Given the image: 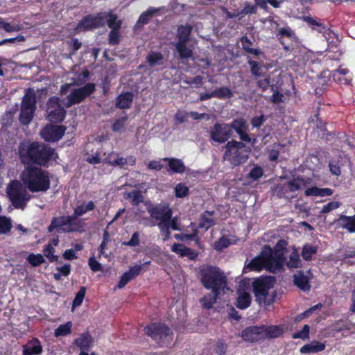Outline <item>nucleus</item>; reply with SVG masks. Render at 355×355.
Here are the masks:
<instances>
[{"label": "nucleus", "instance_id": "nucleus-59", "mask_svg": "<svg viewBox=\"0 0 355 355\" xmlns=\"http://www.w3.org/2000/svg\"><path fill=\"white\" fill-rule=\"evenodd\" d=\"M263 174V168L260 166L254 167L249 173V177L253 180L259 179Z\"/></svg>", "mask_w": 355, "mask_h": 355}, {"label": "nucleus", "instance_id": "nucleus-11", "mask_svg": "<svg viewBox=\"0 0 355 355\" xmlns=\"http://www.w3.org/2000/svg\"><path fill=\"white\" fill-rule=\"evenodd\" d=\"M60 98L51 97L47 102L46 114L48 119L51 122H61L64 120L66 111L62 107Z\"/></svg>", "mask_w": 355, "mask_h": 355}, {"label": "nucleus", "instance_id": "nucleus-51", "mask_svg": "<svg viewBox=\"0 0 355 355\" xmlns=\"http://www.w3.org/2000/svg\"><path fill=\"white\" fill-rule=\"evenodd\" d=\"M168 221L169 220H168L167 222H164V223L162 222V223H157V226H158L160 232L164 234V236L163 238V240L164 241L168 240L171 236V232L169 230L170 227H169Z\"/></svg>", "mask_w": 355, "mask_h": 355}, {"label": "nucleus", "instance_id": "nucleus-58", "mask_svg": "<svg viewBox=\"0 0 355 355\" xmlns=\"http://www.w3.org/2000/svg\"><path fill=\"white\" fill-rule=\"evenodd\" d=\"M340 203L337 202V201L330 202L327 203V205H325L322 207V210L320 211V213L321 214L329 213L331 211L334 210V209L338 208L340 207Z\"/></svg>", "mask_w": 355, "mask_h": 355}, {"label": "nucleus", "instance_id": "nucleus-15", "mask_svg": "<svg viewBox=\"0 0 355 355\" xmlns=\"http://www.w3.org/2000/svg\"><path fill=\"white\" fill-rule=\"evenodd\" d=\"M147 211L152 218L159 221L158 223H164L170 220L172 216L171 209L166 205L159 204L153 205L147 204Z\"/></svg>", "mask_w": 355, "mask_h": 355}, {"label": "nucleus", "instance_id": "nucleus-12", "mask_svg": "<svg viewBox=\"0 0 355 355\" xmlns=\"http://www.w3.org/2000/svg\"><path fill=\"white\" fill-rule=\"evenodd\" d=\"M209 138L212 143L224 144L232 137L233 132L229 123H216L209 130Z\"/></svg>", "mask_w": 355, "mask_h": 355}, {"label": "nucleus", "instance_id": "nucleus-30", "mask_svg": "<svg viewBox=\"0 0 355 355\" xmlns=\"http://www.w3.org/2000/svg\"><path fill=\"white\" fill-rule=\"evenodd\" d=\"M223 293L221 291H215L211 290V293L205 295L200 302L204 308L209 309L212 307L213 304L216 303L217 298Z\"/></svg>", "mask_w": 355, "mask_h": 355}, {"label": "nucleus", "instance_id": "nucleus-1", "mask_svg": "<svg viewBox=\"0 0 355 355\" xmlns=\"http://www.w3.org/2000/svg\"><path fill=\"white\" fill-rule=\"evenodd\" d=\"M286 241L284 240L279 241L274 250L270 247L265 245L260 254L251 260L246 268L257 271L266 268L272 272L279 271L283 267V247Z\"/></svg>", "mask_w": 355, "mask_h": 355}, {"label": "nucleus", "instance_id": "nucleus-26", "mask_svg": "<svg viewBox=\"0 0 355 355\" xmlns=\"http://www.w3.org/2000/svg\"><path fill=\"white\" fill-rule=\"evenodd\" d=\"M75 343L81 350H87L92 347L94 339L88 333H85L75 340Z\"/></svg>", "mask_w": 355, "mask_h": 355}, {"label": "nucleus", "instance_id": "nucleus-62", "mask_svg": "<svg viewBox=\"0 0 355 355\" xmlns=\"http://www.w3.org/2000/svg\"><path fill=\"white\" fill-rule=\"evenodd\" d=\"M230 241L229 239L222 237L215 243V248L217 250H221L223 248H225L229 246L230 245Z\"/></svg>", "mask_w": 355, "mask_h": 355}, {"label": "nucleus", "instance_id": "nucleus-5", "mask_svg": "<svg viewBox=\"0 0 355 355\" xmlns=\"http://www.w3.org/2000/svg\"><path fill=\"white\" fill-rule=\"evenodd\" d=\"M223 159L233 166L245 163L249 157L250 148L241 141L231 140L225 146Z\"/></svg>", "mask_w": 355, "mask_h": 355}, {"label": "nucleus", "instance_id": "nucleus-36", "mask_svg": "<svg viewBox=\"0 0 355 355\" xmlns=\"http://www.w3.org/2000/svg\"><path fill=\"white\" fill-rule=\"evenodd\" d=\"M161 10L162 8H148L146 11L144 12L139 16V19L137 21V24L141 25L146 24L147 23H148L150 19Z\"/></svg>", "mask_w": 355, "mask_h": 355}, {"label": "nucleus", "instance_id": "nucleus-41", "mask_svg": "<svg viewBox=\"0 0 355 355\" xmlns=\"http://www.w3.org/2000/svg\"><path fill=\"white\" fill-rule=\"evenodd\" d=\"M163 59V55L159 52H151L146 56V60L151 67L160 65L162 63Z\"/></svg>", "mask_w": 355, "mask_h": 355}, {"label": "nucleus", "instance_id": "nucleus-37", "mask_svg": "<svg viewBox=\"0 0 355 355\" xmlns=\"http://www.w3.org/2000/svg\"><path fill=\"white\" fill-rule=\"evenodd\" d=\"M308 181L302 177H297L287 182V187L291 192L296 191L306 186Z\"/></svg>", "mask_w": 355, "mask_h": 355}, {"label": "nucleus", "instance_id": "nucleus-47", "mask_svg": "<svg viewBox=\"0 0 355 355\" xmlns=\"http://www.w3.org/2000/svg\"><path fill=\"white\" fill-rule=\"evenodd\" d=\"M12 223L10 218L0 216V234H5L10 232Z\"/></svg>", "mask_w": 355, "mask_h": 355}, {"label": "nucleus", "instance_id": "nucleus-28", "mask_svg": "<svg viewBox=\"0 0 355 355\" xmlns=\"http://www.w3.org/2000/svg\"><path fill=\"white\" fill-rule=\"evenodd\" d=\"M214 211H206L202 213L200 216V221L199 223V227L204 228L207 230L211 227L215 225V220L213 218Z\"/></svg>", "mask_w": 355, "mask_h": 355}, {"label": "nucleus", "instance_id": "nucleus-63", "mask_svg": "<svg viewBox=\"0 0 355 355\" xmlns=\"http://www.w3.org/2000/svg\"><path fill=\"white\" fill-rule=\"evenodd\" d=\"M132 277L130 276L129 273L126 272L121 277L120 280L117 284L119 288H123L130 280Z\"/></svg>", "mask_w": 355, "mask_h": 355}, {"label": "nucleus", "instance_id": "nucleus-60", "mask_svg": "<svg viewBox=\"0 0 355 355\" xmlns=\"http://www.w3.org/2000/svg\"><path fill=\"white\" fill-rule=\"evenodd\" d=\"M88 263L91 270L94 272L103 270L102 265L97 261L94 257H90L89 259Z\"/></svg>", "mask_w": 355, "mask_h": 355}, {"label": "nucleus", "instance_id": "nucleus-39", "mask_svg": "<svg viewBox=\"0 0 355 355\" xmlns=\"http://www.w3.org/2000/svg\"><path fill=\"white\" fill-rule=\"evenodd\" d=\"M339 223L343 228L347 229L351 232H355V216H342L338 220Z\"/></svg>", "mask_w": 355, "mask_h": 355}, {"label": "nucleus", "instance_id": "nucleus-53", "mask_svg": "<svg viewBox=\"0 0 355 355\" xmlns=\"http://www.w3.org/2000/svg\"><path fill=\"white\" fill-rule=\"evenodd\" d=\"M175 196L178 198H183L189 193V188L182 183L178 184L175 187Z\"/></svg>", "mask_w": 355, "mask_h": 355}, {"label": "nucleus", "instance_id": "nucleus-17", "mask_svg": "<svg viewBox=\"0 0 355 355\" xmlns=\"http://www.w3.org/2000/svg\"><path fill=\"white\" fill-rule=\"evenodd\" d=\"M293 283L298 288L304 292H308L311 289L310 280L313 278V275L310 270L304 272L299 270L293 275Z\"/></svg>", "mask_w": 355, "mask_h": 355}, {"label": "nucleus", "instance_id": "nucleus-6", "mask_svg": "<svg viewBox=\"0 0 355 355\" xmlns=\"http://www.w3.org/2000/svg\"><path fill=\"white\" fill-rule=\"evenodd\" d=\"M144 332L159 347H167L173 340V333L168 326L162 323H153L144 328Z\"/></svg>", "mask_w": 355, "mask_h": 355}, {"label": "nucleus", "instance_id": "nucleus-21", "mask_svg": "<svg viewBox=\"0 0 355 355\" xmlns=\"http://www.w3.org/2000/svg\"><path fill=\"white\" fill-rule=\"evenodd\" d=\"M286 245V243L283 247L284 253L285 252V246ZM286 264V266L289 269L293 268H297L302 267V260L300 259V254L298 251L295 248H293L292 252L290 253L288 256V259H286V258L284 257V262L283 265Z\"/></svg>", "mask_w": 355, "mask_h": 355}, {"label": "nucleus", "instance_id": "nucleus-34", "mask_svg": "<svg viewBox=\"0 0 355 355\" xmlns=\"http://www.w3.org/2000/svg\"><path fill=\"white\" fill-rule=\"evenodd\" d=\"M133 100V95L126 92L119 95L116 99V106L121 109L129 108Z\"/></svg>", "mask_w": 355, "mask_h": 355}, {"label": "nucleus", "instance_id": "nucleus-25", "mask_svg": "<svg viewBox=\"0 0 355 355\" xmlns=\"http://www.w3.org/2000/svg\"><path fill=\"white\" fill-rule=\"evenodd\" d=\"M123 198L128 200L133 206H137L139 203L144 202V196L142 192L139 189H135L123 193Z\"/></svg>", "mask_w": 355, "mask_h": 355}, {"label": "nucleus", "instance_id": "nucleus-19", "mask_svg": "<svg viewBox=\"0 0 355 355\" xmlns=\"http://www.w3.org/2000/svg\"><path fill=\"white\" fill-rule=\"evenodd\" d=\"M229 125L232 132L234 130L236 131L242 141L248 143L251 142V138L246 132L248 126L244 119L240 118L234 119L231 123H229Z\"/></svg>", "mask_w": 355, "mask_h": 355}, {"label": "nucleus", "instance_id": "nucleus-23", "mask_svg": "<svg viewBox=\"0 0 355 355\" xmlns=\"http://www.w3.org/2000/svg\"><path fill=\"white\" fill-rule=\"evenodd\" d=\"M171 250L181 257H187L190 259H194L198 256V253L195 250L180 243H174L171 247Z\"/></svg>", "mask_w": 355, "mask_h": 355}, {"label": "nucleus", "instance_id": "nucleus-4", "mask_svg": "<svg viewBox=\"0 0 355 355\" xmlns=\"http://www.w3.org/2000/svg\"><path fill=\"white\" fill-rule=\"evenodd\" d=\"M201 282L207 289L225 293L227 287V279L223 272L216 267H207L201 270Z\"/></svg>", "mask_w": 355, "mask_h": 355}, {"label": "nucleus", "instance_id": "nucleus-18", "mask_svg": "<svg viewBox=\"0 0 355 355\" xmlns=\"http://www.w3.org/2000/svg\"><path fill=\"white\" fill-rule=\"evenodd\" d=\"M241 337L244 340L250 343L264 340L262 326H250L245 328L241 333Z\"/></svg>", "mask_w": 355, "mask_h": 355}, {"label": "nucleus", "instance_id": "nucleus-50", "mask_svg": "<svg viewBox=\"0 0 355 355\" xmlns=\"http://www.w3.org/2000/svg\"><path fill=\"white\" fill-rule=\"evenodd\" d=\"M304 21H306L308 24L313 26V28L320 33H322L325 30V27L323 26L320 21L311 17H304Z\"/></svg>", "mask_w": 355, "mask_h": 355}, {"label": "nucleus", "instance_id": "nucleus-22", "mask_svg": "<svg viewBox=\"0 0 355 355\" xmlns=\"http://www.w3.org/2000/svg\"><path fill=\"white\" fill-rule=\"evenodd\" d=\"M263 338L271 339L281 336L284 331L281 325H262Z\"/></svg>", "mask_w": 355, "mask_h": 355}, {"label": "nucleus", "instance_id": "nucleus-55", "mask_svg": "<svg viewBox=\"0 0 355 355\" xmlns=\"http://www.w3.org/2000/svg\"><path fill=\"white\" fill-rule=\"evenodd\" d=\"M127 119V116H123L116 119L112 125V130L114 132L121 131L125 127Z\"/></svg>", "mask_w": 355, "mask_h": 355}, {"label": "nucleus", "instance_id": "nucleus-14", "mask_svg": "<svg viewBox=\"0 0 355 355\" xmlns=\"http://www.w3.org/2000/svg\"><path fill=\"white\" fill-rule=\"evenodd\" d=\"M95 85L92 83H88L85 86L73 90L68 96L66 101H63V105L69 107L73 104L78 103L83 101L94 92Z\"/></svg>", "mask_w": 355, "mask_h": 355}, {"label": "nucleus", "instance_id": "nucleus-2", "mask_svg": "<svg viewBox=\"0 0 355 355\" xmlns=\"http://www.w3.org/2000/svg\"><path fill=\"white\" fill-rule=\"evenodd\" d=\"M19 154L24 162H33L39 165L46 164L54 158L55 150L44 143H21Z\"/></svg>", "mask_w": 355, "mask_h": 355}, {"label": "nucleus", "instance_id": "nucleus-31", "mask_svg": "<svg viewBox=\"0 0 355 355\" xmlns=\"http://www.w3.org/2000/svg\"><path fill=\"white\" fill-rule=\"evenodd\" d=\"M95 207L93 201H89L87 205L83 204L74 209L73 214L70 216L73 221H77L76 218L86 214L89 211H92Z\"/></svg>", "mask_w": 355, "mask_h": 355}, {"label": "nucleus", "instance_id": "nucleus-27", "mask_svg": "<svg viewBox=\"0 0 355 355\" xmlns=\"http://www.w3.org/2000/svg\"><path fill=\"white\" fill-rule=\"evenodd\" d=\"M325 349V344L318 341L311 343L302 346L300 351L302 354L317 353Z\"/></svg>", "mask_w": 355, "mask_h": 355}, {"label": "nucleus", "instance_id": "nucleus-8", "mask_svg": "<svg viewBox=\"0 0 355 355\" xmlns=\"http://www.w3.org/2000/svg\"><path fill=\"white\" fill-rule=\"evenodd\" d=\"M26 189L19 181H12L8 187V194L15 208L24 209L26 206L31 197Z\"/></svg>", "mask_w": 355, "mask_h": 355}, {"label": "nucleus", "instance_id": "nucleus-52", "mask_svg": "<svg viewBox=\"0 0 355 355\" xmlns=\"http://www.w3.org/2000/svg\"><path fill=\"white\" fill-rule=\"evenodd\" d=\"M86 293V289L85 287H80V290L76 295V297L73 302V307L79 306L83 303V299L85 297Z\"/></svg>", "mask_w": 355, "mask_h": 355}, {"label": "nucleus", "instance_id": "nucleus-48", "mask_svg": "<svg viewBox=\"0 0 355 355\" xmlns=\"http://www.w3.org/2000/svg\"><path fill=\"white\" fill-rule=\"evenodd\" d=\"M71 322H68L64 324L60 325L55 331V336L56 337L66 336L71 332Z\"/></svg>", "mask_w": 355, "mask_h": 355}, {"label": "nucleus", "instance_id": "nucleus-64", "mask_svg": "<svg viewBox=\"0 0 355 355\" xmlns=\"http://www.w3.org/2000/svg\"><path fill=\"white\" fill-rule=\"evenodd\" d=\"M227 345L222 342L218 341L216 345L215 352L218 355H224L227 352Z\"/></svg>", "mask_w": 355, "mask_h": 355}, {"label": "nucleus", "instance_id": "nucleus-20", "mask_svg": "<svg viewBox=\"0 0 355 355\" xmlns=\"http://www.w3.org/2000/svg\"><path fill=\"white\" fill-rule=\"evenodd\" d=\"M42 353V347L37 338H32L23 346L22 355H40Z\"/></svg>", "mask_w": 355, "mask_h": 355}, {"label": "nucleus", "instance_id": "nucleus-24", "mask_svg": "<svg viewBox=\"0 0 355 355\" xmlns=\"http://www.w3.org/2000/svg\"><path fill=\"white\" fill-rule=\"evenodd\" d=\"M187 42H176L175 47L179 54V58L181 60H193V53L192 49L187 44Z\"/></svg>", "mask_w": 355, "mask_h": 355}, {"label": "nucleus", "instance_id": "nucleus-56", "mask_svg": "<svg viewBox=\"0 0 355 355\" xmlns=\"http://www.w3.org/2000/svg\"><path fill=\"white\" fill-rule=\"evenodd\" d=\"M257 10V8L256 6L251 5L250 3H246L244 8L239 12V14H241V17H243L248 14H255Z\"/></svg>", "mask_w": 355, "mask_h": 355}, {"label": "nucleus", "instance_id": "nucleus-9", "mask_svg": "<svg viewBox=\"0 0 355 355\" xmlns=\"http://www.w3.org/2000/svg\"><path fill=\"white\" fill-rule=\"evenodd\" d=\"M83 227L79 221H73L70 216L54 217L48 227L49 232L56 231L60 232H80Z\"/></svg>", "mask_w": 355, "mask_h": 355}, {"label": "nucleus", "instance_id": "nucleus-42", "mask_svg": "<svg viewBox=\"0 0 355 355\" xmlns=\"http://www.w3.org/2000/svg\"><path fill=\"white\" fill-rule=\"evenodd\" d=\"M241 42L243 50L250 54L259 55L261 54L260 50L258 49L252 48V43L246 36H243L241 39Z\"/></svg>", "mask_w": 355, "mask_h": 355}, {"label": "nucleus", "instance_id": "nucleus-44", "mask_svg": "<svg viewBox=\"0 0 355 355\" xmlns=\"http://www.w3.org/2000/svg\"><path fill=\"white\" fill-rule=\"evenodd\" d=\"M316 252L317 248L315 246L306 244L302 248V256L304 260L309 261L311 259L313 254H315Z\"/></svg>", "mask_w": 355, "mask_h": 355}, {"label": "nucleus", "instance_id": "nucleus-32", "mask_svg": "<svg viewBox=\"0 0 355 355\" xmlns=\"http://www.w3.org/2000/svg\"><path fill=\"white\" fill-rule=\"evenodd\" d=\"M105 163L113 166L123 167L125 165V157H120L119 154L112 152L109 153L103 159Z\"/></svg>", "mask_w": 355, "mask_h": 355}, {"label": "nucleus", "instance_id": "nucleus-10", "mask_svg": "<svg viewBox=\"0 0 355 355\" xmlns=\"http://www.w3.org/2000/svg\"><path fill=\"white\" fill-rule=\"evenodd\" d=\"M36 95L31 89H28L23 97L21 112L19 114V121L23 125H28L33 118L35 110Z\"/></svg>", "mask_w": 355, "mask_h": 355}, {"label": "nucleus", "instance_id": "nucleus-40", "mask_svg": "<svg viewBox=\"0 0 355 355\" xmlns=\"http://www.w3.org/2000/svg\"><path fill=\"white\" fill-rule=\"evenodd\" d=\"M251 304V296L248 293H241L237 298L236 306L241 309H245Z\"/></svg>", "mask_w": 355, "mask_h": 355}, {"label": "nucleus", "instance_id": "nucleus-33", "mask_svg": "<svg viewBox=\"0 0 355 355\" xmlns=\"http://www.w3.org/2000/svg\"><path fill=\"white\" fill-rule=\"evenodd\" d=\"M193 30V27L191 25H180L177 29V38L176 42H188L189 36Z\"/></svg>", "mask_w": 355, "mask_h": 355}, {"label": "nucleus", "instance_id": "nucleus-43", "mask_svg": "<svg viewBox=\"0 0 355 355\" xmlns=\"http://www.w3.org/2000/svg\"><path fill=\"white\" fill-rule=\"evenodd\" d=\"M248 63L250 66V71L253 76L256 77H261L263 76L262 64L251 60H248Z\"/></svg>", "mask_w": 355, "mask_h": 355}, {"label": "nucleus", "instance_id": "nucleus-7", "mask_svg": "<svg viewBox=\"0 0 355 355\" xmlns=\"http://www.w3.org/2000/svg\"><path fill=\"white\" fill-rule=\"evenodd\" d=\"M274 279L272 277L257 279L253 282V291L256 301L259 304H271L274 296L269 293L273 286Z\"/></svg>", "mask_w": 355, "mask_h": 355}, {"label": "nucleus", "instance_id": "nucleus-54", "mask_svg": "<svg viewBox=\"0 0 355 355\" xmlns=\"http://www.w3.org/2000/svg\"><path fill=\"white\" fill-rule=\"evenodd\" d=\"M310 327L308 324H305L302 329L298 332L295 333L293 335V338L295 339L300 338L302 340H305L309 338Z\"/></svg>", "mask_w": 355, "mask_h": 355}, {"label": "nucleus", "instance_id": "nucleus-61", "mask_svg": "<svg viewBox=\"0 0 355 355\" xmlns=\"http://www.w3.org/2000/svg\"><path fill=\"white\" fill-rule=\"evenodd\" d=\"M266 117L263 115L257 116L252 119L251 124L254 128H259L261 127L263 123L266 121Z\"/></svg>", "mask_w": 355, "mask_h": 355}, {"label": "nucleus", "instance_id": "nucleus-57", "mask_svg": "<svg viewBox=\"0 0 355 355\" xmlns=\"http://www.w3.org/2000/svg\"><path fill=\"white\" fill-rule=\"evenodd\" d=\"M119 29L111 30V31L109 33V43L112 45H115L119 43Z\"/></svg>", "mask_w": 355, "mask_h": 355}, {"label": "nucleus", "instance_id": "nucleus-49", "mask_svg": "<svg viewBox=\"0 0 355 355\" xmlns=\"http://www.w3.org/2000/svg\"><path fill=\"white\" fill-rule=\"evenodd\" d=\"M55 250L52 246V244L46 245L43 250V254L51 262L55 261L58 260V257L54 255Z\"/></svg>", "mask_w": 355, "mask_h": 355}, {"label": "nucleus", "instance_id": "nucleus-3", "mask_svg": "<svg viewBox=\"0 0 355 355\" xmlns=\"http://www.w3.org/2000/svg\"><path fill=\"white\" fill-rule=\"evenodd\" d=\"M21 180L31 192H44L50 187L49 173L37 167H27L21 173Z\"/></svg>", "mask_w": 355, "mask_h": 355}, {"label": "nucleus", "instance_id": "nucleus-29", "mask_svg": "<svg viewBox=\"0 0 355 355\" xmlns=\"http://www.w3.org/2000/svg\"><path fill=\"white\" fill-rule=\"evenodd\" d=\"M164 160L168 162L169 170L173 173H182L185 171L186 167L181 159L177 158H164Z\"/></svg>", "mask_w": 355, "mask_h": 355}, {"label": "nucleus", "instance_id": "nucleus-13", "mask_svg": "<svg viewBox=\"0 0 355 355\" xmlns=\"http://www.w3.org/2000/svg\"><path fill=\"white\" fill-rule=\"evenodd\" d=\"M106 16L105 12H99L96 15H87L78 22L76 30L80 32L103 26L106 22Z\"/></svg>", "mask_w": 355, "mask_h": 355}, {"label": "nucleus", "instance_id": "nucleus-38", "mask_svg": "<svg viewBox=\"0 0 355 355\" xmlns=\"http://www.w3.org/2000/svg\"><path fill=\"white\" fill-rule=\"evenodd\" d=\"M106 16V22L108 27L111 28V30L114 29H120L121 26V21L118 19V16L113 13L112 11L105 12Z\"/></svg>", "mask_w": 355, "mask_h": 355}, {"label": "nucleus", "instance_id": "nucleus-35", "mask_svg": "<svg viewBox=\"0 0 355 355\" xmlns=\"http://www.w3.org/2000/svg\"><path fill=\"white\" fill-rule=\"evenodd\" d=\"M333 193V191L329 188H318L313 187L309 188L305 191V195L306 196H329Z\"/></svg>", "mask_w": 355, "mask_h": 355}, {"label": "nucleus", "instance_id": "nucleus-46", "mask_svg": "<svg viewBox=\"0 0 355 355\" xmlns=\"http://www.w3.org/2000/svg\"><path fill=\"white\" fill-rule=\"evenodd\" d=\"M213 92L214 97L219 98H230L233 96V93L231 89L226 87H220L214 90Z\"/></svg>", "mask_w": 355, "mask_h": 355}, {"label": "nucleus", "instance_id": "nucleus-45", "mask_svg": "<svg viewBox=\"0 0 355 355\" xmlns=\"http://www.w3.org/2000/svg\"><path fill=\"white\" fill-rule=\"evenodd\" d=\"M26 260L33 266H39L45 261L44 257L40 254H35L33 253L30 254Z\"/></svg>", "mask_w": 355, "mask_h": 355}, {"label": "nucleus", "instance_id": "nucleus-16", "mask_svg": "<svg viewBox=\"0 0 355 355\" xmlns=\"http://www.w3.org/2000/svg\"><path fill=\"white\" fill-rule=\"evenodd\" d=\"M66 130L63 125H48L41 130V137L47 141H56L62 138Z\"/></svg>", "mask_w": 355, "mask_h": 355}]
</instances>
